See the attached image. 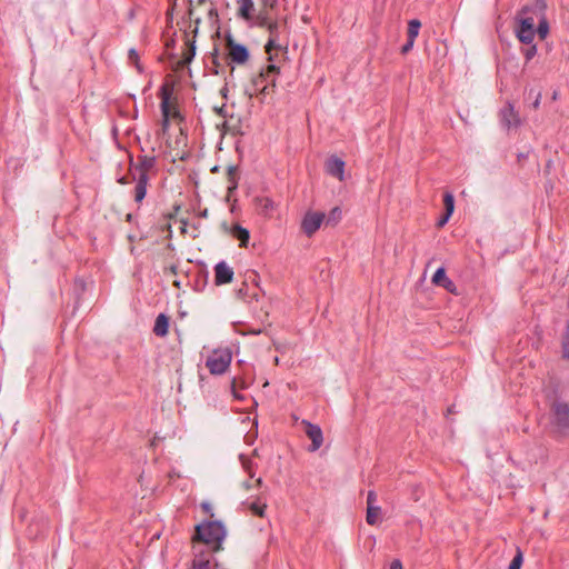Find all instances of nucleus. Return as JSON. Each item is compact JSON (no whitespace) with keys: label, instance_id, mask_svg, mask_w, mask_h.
<instances>
[{"label":"nucleus","instance_id":"obj_1","mask_svg":"<svg viewBox=\"0 0 569 569\" xmlns=\"http://www.w3.org/2000/svg\"><path fill=\"white\" fill-rule=\"evenodd\" d=\"M226 533V528L220 521H208L196 527V538L208 546H212L213 551L221 549Z\"/></svg>","mask_w":569,"mask_h":569},{"label":"nucleus","instance_id":"obj_2","mask_svg":"<svg viewBox=\"0 0 569 569\" xmlns=\"http://www.w3.org/2000/svg\"><path fill=\"white\" fill-rule=\"evenodd\" d=\"M226 47L228 49L227 59L231 63L244 64L249 60L248 48L244 44L237 43L231 34L226 36Z\"/></svg>","mask_w":569,"mask_h":569},{"label":"nucleus","instance_id":"obj_3","mask_svg":"<svg viewBox=\"0 0 569 569\" xmlns=\"http://www.w3.org/2000/svg\"><path fill=\"white\" fill-rule=\"evenodd\" d=\"M533 14L537 18V26L535 28L536 36L540 40H545L549 33L550 27L546 17L547 3L546 0H533Z\"/></svg>","mask_w":569,"mask_h":569},{"label":"nucleus","instance_id":"obj_4","mask_svg":"<svg viewBox=\"0 0 569 569\" xmlns=\"http://www.w3.org/2000/svg\"><path fill=\"white\" fill-rule=\"evenodd\" d=\"M516 38L522 43L521 53L526 63L530 62L537 54V46L533 43L536 38L535 30H513Z\"/></svg>","mask_w":569,"mask_h":569},{"label":"nucleus","instance_id":"obj_5","mask_svg":"<svg viewBox=\"0 0 569 569\" xmlns=\"http://www.w3.org/2000/svg\"><path fill=\"white\" fill-rule=\"evenodd\" d=\"M533 0L525 4L515 17L513 30H535L537 18L533 14Z\"/></svg>","mask_w":569,"mask_h":569},{"label":"nucleus","instance_id":"obj_6","mask_svg":"<svg viewBox=\"0 0 569 569\" xmlns=\"http://www.w3.org/2000/svg\"><path fill=\"white\" fill-rule=\"evenodd\" d=\"M279 74V67L276 64H269L266 69L261 70V72L252 79V87L254 92H260L262 94H267L269 91V83L264 81V76H273L271 80V87L276 86V77Z\"/></svg>","mask_w":569,"mask_h":569},{"label":"nucleus","instance_id":"obj_7","mask_svg":"<svg viewBox=\"0 0 569 569\" xmlns=\"http://www.w3.org/2000/svg\"><path fill=\"white\" fill-rule=\"evenodd\" d=\"M552 423L559 430L569 429V405L566 402L555 401L551 407Z\"/></svg>","mask_w":569,"mask_h":569},{"label":"nucleus","instance_id":"obj_8","mask_svg":"<svg viewBox=\"0 0 569 569\" xmlns=\"http://www.w3.org/2000/svg\"><path fill=\"white\" fill-rule=\"evenodd\" d=\"M325 218L326 216L323 212L307 211L301 222L303 233L308 237L315 234L321 227Z\"/></svg>","mask_w":569,"mask_h":569},{"label":"nucleus","instance_id":"obj_9","mask_svg":"<svg viewBox=\"0 0 569 569\" xmlns=\"http://www.w3.org/2000/svg\"><path fill=\"white\" fill-rule=\"evenodd\" d=\"M303 432L311 440L309 451H317L323 443L322 430L318 425H313L308 420H302Z\"/></svg>","mask_w":569,"mask_h":569},{"label":"nucleus","instance_id":"obj_10","mask_svg":"<svg viewBox=\"0 0 569 569\" xmlns=\"http://www.w3.org/2000/svg\"><path fill=\"white\" fill-rule=\"evenodd\" d=\"M500 121L503 127L510 129L520 124V117L511 103H507L500 111Z\"/></svg>","mask_w":569,"mask_h":569},{"label":"nucleus","instance_id":"obj_11","mask_svg":"<svg viewBox=\"0 0 569 569\" xmlns=\"http://www.w3.org/2000/svg\"><path fill=\"white\" fill-rule=\"evenodd\" d=\"M345 161L336 156H331L327 161H326V172L331 176V177H335L337 179H339L340 181H343L345 179Z\"/></svg>","mask_w":569,"mask_h":569},{"label":"nucleus","instance_id":"obj_12","mask_svg":"<svg viewBox=\"0 0 569 569\" xmlns=\"http://www.w3.org/2000/svg\"><path fill=\"white\" fill-rule=\"evenodd\" d=\"M233 270L224 261L214 266V282L217 286L230 283L233 279Z\"/></svg>","mask_w":569,"mask_h":569},{"label":"nucleus","instance_id":"obj_13","mask_svg":"<svg viewBox=\"0 0 569 569\" xmlns=\"http://www.w3.org/2000/svg\"><path fill=\"white\" fill-rule=\"evenodd\" d=\"M432 283L438 287L445 288L448 292L456 293L457 287L453 283V281L447 277L443 267H440L436 270V272L432 276Z\"/></svg>","mask_w":569,"mask_h":569},{"label":"nucleus","instance_id":"obj_14","mask_svg":"<svg viewBox=\"0 0 569 569\" xmlns=\"http://www.w3.org/2000/svg\"><path fill=\"white\" fill-rule=\"evenodd\" d=\"M232 358H207L206 367L212 375H222L227 371Z\"/></svg>","mask_w":569,"mask_h":569},{"label":"nucleus","instance_id":"obj_15","mask_svg":"<svg viewBox=\"0 0 569 569\" xmlns=\"http://www.w3.org/2000/svg\"><path fill=\"white\" fill-rule=\"evenodd\" d=\"M132 179L137 180L134 187V201L140 203L146 198L147 194L149 176L147 173H139L137 178L133 176Z\"/></svg>","mask_w":569,"mask_h":569},{"label":"nucleus","instance_id":"obj_16","mask_svg":"<svg viewBox=\"0 0 569 569\" xmlns=\"http://www.w3.org/2000/svg\"><path fill=\"white\" fill-rule=\"evenodd\" d=\"M156 157L153 156H139L138 162L134 164L133 169L139 171V173H147L156 166Z\"/></svg>","mask_w":569,"mask_h":569},{"label":"nucleus","instance_id":"obj_17","mask_svg":"<svg viewBox=\"0 0 569 569\" xmlns=\"http://www.w3.org/2000/svg\"><path fill=\"white\" fill-rule=\"evenodd\" d=\"M169 317L160 313L154 321L153 332L158 337H164L169 330Z\"/></svg>","mask_w":569,"mask_h":569},{"label":"nucleus","instance_id":"obj_18","mask_svg":"<svg viewBox=\"0 0 569 569\" xmlns=\"http://www.w3.org/2000/svg\"><path fill=\"white\" fill-rule=\"evenodd\" d=\"M171 94H172V88L169 84H163L160 88L159 97L161 99V103H160L161 113H166V110H170Z\"/></svg>","mask_w":569,"mask_h":569},{"label":"nucleus","instance_id":"obj_19","mask_svg":"<svg viewBox=\"0 0 569 569\" xmlns=\"http://www.w3.org/2000/svg\"><path fill=\"white\" fill-rule=\"evenodd\" d=\"M230 232L233 238L240 241V247H247L250 233L246 228H242L240 224H234Z\"/></svg>","mask_w":569,"mask_h":569},{"label":"nucleus","instance_id":"obj_20","mask_svg":"<svg viewBox=\"0 0 569 569\" xmlns=\"http://www.w3.org/2000/svg\"><path fill=\"white\" fill-rule=\"evenodd\" d=\"M278 28H279V24L277 21H271V23H268V31L270 33V38L266 44V51L267 53L270 54L271 50L274 49V48H278V46L276 44V38H277V34H278Z\"/></svg>","mask_w":569,"mask_h":569},{"label":"nucleus","instance_id":"obj_21","mask_svg":"<svg viewBox=\"0 0 569 569\" xmlns=\"http://www.w3.org/2000/svg\"><path fill=\"white\" fill-rule=\"evenodd\" d=\"M238 16L242 19L249 20L251 18V12L253 11V1L238 0Z\"/></svg>","mask_w":569,"mask_h":569},{"label":"nucleus","instance_id":"obj_22","mask_svg":"<svg viewBox=\"0 0 569 569\" xmlns=\"http://www.w3.org/2000/svg\"><path fill=\"white\" fill-rule=\"evenodd\" d=\"M228 178V193H231L238 188V168L236 166H229L227 169Z\"/></svg>","mask_w":569,"mask_h":569},{"label":"nucleus","instance_id":"obj_23","mask_svg":"<svg viewBox=\"0 0 569 569\" xmlns=\"http://www.w3.org/2000/svg\"><path fill=\"white\" fill-rule=\"evenodd\" d=\"M254 201L260 212L266 216L270 214L274 208L273 201L268 197H257Z\"/></svg>","mask_w":569,"mask_h":569},{"label":"nucleus","instance_id":"obj_24","mask_svg":"<svg viewBox=\"0 0 569 569\" xmlns=\"http://www.w3.org/2000/svg\"><path fill=\"white\" fill-rule=\"evenodd\" d=\"M380 513H381V508L379 506L367 507V516H366L367 522L371 526L377 525Z\"/></svg>","mask_w":569,"mask_h":569},{"label":"nucleus","instance_id":"obj_25","mask_svg":"<svg viewBox=\"0 0 569 569\" xmlns=\"http://www.w3.org/2000/svg\"><path fill=\"white\" fill-rule=\"evenodd\" d=\"M421 23L417 19H412L408 23V39L416 40L417 36L419 34Z\"/></svg>","mask_w":569,"mask_h":569},{"label":"nucleus","instance_id":"obj_26","mask_svg":"<svg viewBox=\"0 0 569 569\" xmlns=\"http://www.w3.org/2000/svg\"><path fill=\"white\" fill-rule=\"evenodd\" d=\"M211 62H212L211 71L214 74H219L221 71H223L224 67L221 64V62L219 60V52H218L217 48H214V50L211 54Z\"/></svg>","mask_w":569,"mask_h":569},{"label":"nucleus","instance_id":"obj_27","mask_svg":"<svg viewBox=\"0 0 569 569\" xmlns=\"http://www.w3.org/2000/svg\"><path fill=\"white\" fill-rule=\"evenodd\" d=\"M187 44L189 46V49L183 53L182 56V60H181V64L182 66H186V64H189L194 54H196V46H194V42H189V40L187 41Z\"/></svg>","mask_w":569,"mask_h":569},{"label":"nucleus","instance_id":"obj_28","mask_svg":"<svg viewBox=\"0 0 569 569\" xmlns=\"http://www.w3.org/2000/svg\"><path fill=\"white\" fill-rule=\"evenodd\" d=\"M443 206H445V212H448L449 214L453 213V210H455V198H453L452 193L446 192L443 194Z\"/></svg>","mask_w":569,"mask_h":569},{"label":"nucleus","instance_id":"obj_29","mask_svg":"<svg viewBox=\"0 0 569 569\" xmlns=\"http://www.w3.org/2000/svg\"><path fill=\"white\" fill-rule=\"evenodd\" d=\"M341 219V209L339 207H335L327 217V224H336Z\"/></svg>","mask_w":569,"mask_h":569},{"label":"nucleus","instance_id":"obj_30","mask_svg":"<svg viewBox=\"0 0 569 569\" xmlns=\"http://www.w3.org/2000/svg\"><path fill=\"white\" fill-rule=\"evenodd\" d=\"M522 562H523V556H522L521 550L518 548L516 556L513 557V559L511 560V562L509 565V569H521Z\"/></svg>","mask_w":569,"mask_h":569},{"label":"nucleus","instance_id":"obj_31","mask_svg":"<svg viewBox=\"0 0 569 569\" xmlns=\"http://www.w3.org/2000/svg\"><path fill=\"white\" fill-rule=\"evenodd\" d=\"M249 509H250V511H251L253 515H256V516H258V517H263V516H264L266 505H264V503H263V505H261V503H259V502H257V501H253V502H251V503L249 505Z\"/></svg>","mask_w":569,"mask_h":569},{"label":"nucleus","instance_id":"obj_32","mask_svg":"<svg viewBox=\"0 0 569 569\" xmlns=\"http://www.w3.org/2000/svg\"><path fill=\"white\" fill-rule=\"evenodd\" d=\"M191 569H211L210 561L206 559H194Z\"/></svg>","mask_w":569,"mask_h":569},{"label":"nucleus","instance_id":"obj_33","mask_svg":"<svg viewBox=\"0 0 569 569\" xmlns=\"http://www.w3.org/2000/svg\"><path fill=\"white\" fill-rule=\"evenodd\" d=\"M128 58H129V61H130V62H132V63H134V64H136V67L138 68V70H141V69H140V66H139V54H138V52H137V50H136V49L131 48V49L129 50Z\"/></svg>","mask_w":569,"mask_h":569},{"label":"nucleus","instance_id":"obj_34","mask_svg":"<svg viewBox=\"0 0 569 569\" xmlns=\"http://www.w3.org/2000/svg\"><path fill=\"white\" fill-rule=\"evenodd\" d=\"M170 124V110H166V113H162L161 129L164 133Z\"/></svg>","mask_w":569,"mask_h":569},{"label":"nucleus","instance_id":"obj_35","mask_svg":"<svg viewBox=\"0 0 569 569\" xmlns=\"http://www.w3.org/2000/svg\"><path fill=\"white\" fill-rule=\"evenodd\" d=\"M377 495L375 491H369L367 496V507L377 506Z\"/></svg>","mask_w":569,"mask_h":569},{"label":"nucleus","instance_id":"obj_36","mask_svg":"<svg viewBox=\"0 0 569 569\" xmlns=\"http://www.w3.org/2000/svg\"><path fill=\"white\" fill-rule=\"evenodd\" d=\"M413 43H415V40H412V39H407V42H406V43L402 46V48H401V52H402V53H407V52H409V51L412 49Z\"/></svg>","mask_w":569,"mask_h":569},{"label":"nucleus","instance_id":"obj_37","mask_svg":"<svg viewBox=\"0 0 569 569\" xmlns=\"http://www.w3.org/2000/svg\"><path fill=\"white\" fill-rule=\"evenodd\" d=\"M563 355L569 356V333L562 340Z\"/></svg>","mask_w":569,"mask_h":569},{"label":"nucleus","instance_id":"obj_38","mask_svg":"<svg viewBox=\"0 0 569 569\" xmlns=\"http://www.w3.org/2000/svg\"><path fill=\"white\" fill-rule=\"evenodd\" d=\"M451 216H452V214H449L448 212H445V213L442 214V217L439 219V221H438V223H437V224H438L439 227L445 226V224L448 222V220L450 219V217H451Z\"/></svg>","mask_w":569,"mask_h":569},{"label":"nucleus","instance_id":"obj_39","mask_svg":"<svg viewBox=\"0 0 569 569\" xmlns=\"http://www.w3.org/2000/svg\"><path fill=\"white\" fill-rule=\"evenodd\" d=\"M213 356H228V357H231L232 356V351L229 348H226L222 352H220L219 350H214L213 351Z\"/></svg>","mask_w":569,"mask_h":569},{"label":"nucleus","instance_id":"obj_40","mask_svg":"<svg viewBox=\"0 0 569 569\" xmlns=\"http://www.w3.org/2000/svg\"><path fill=\"white\" fill-rule=\"evenodd\" d=\"M240 459H241V461H242V466H243V468H244L247 471H249V472H250V463H251V462H250V460H249V459H247L243 455H240Z\"/></svg>","mask_w":569,"mask_h":569},{"label":"nucleus","instance_id":"obj_41","mask_svg":"<svg viewBox=\"0 0 569 569\" xmlns=\"http://www.w3.org/2000/svg\"><path fill=\"white\" fill-rule=\"evenodd\" d=\"M268 23H271V21L266 17H261L258 21V26L262 28H268Z\"/></svg>","mask_w":569,"mask_h":569},{"label":"nucleus","instance_id":"obj_42","mask_svg":"<svg viewBox=\"0 0 569 569\" xmlns=\"http://www.w3.org/2000/svg\"><path fill=\"white\" fill-rule=\"evenodd\" d=\"M390 569H402V563L399 559H395L390 563Z\"/></svg>","mask_w":569,"mask_h":569},{"label":"nucleus","instance_id":"obj_43","mask_svg":"<svg viewBox=\"0 0 569 569\" xmlns=\"http://www.w3.org/2000/svg\"><path fill=\"white\" fill-rule=\"evenodd\" d=\"M540 100H541V93H540V92H538V93L536 94V98H535L533 102H532V107H533V109H538V108H539V106H540Z\"/></svg>","mask_w":569,"mask_h":569},{"label":"nucleus","instance_id":"obj_44","mask_svg":"<svg viewBox=\"0 0 569 569\" xmlns=\"http://www.w3.org/2000/svg\"><path fill=\"white\" fill-rule=\"evenodd\" d=\"M118 182L120 184H128V183H130V180L127 177H121L118 179Z\"/></svg>","mask_w":569,"mask_h":569},{"label":"nucleus","instance_id":"obj_45","mask_svg":"<svg viewBox=\"0 0 569 569\" xmlns=\"http://www.w3.org/2000/svg\"><path fill=\"white\" fill-rule=\"evenodd\" d=\"M217 113L221 117H226V113H224V109L223 107L219 108V109H216Z\"/></svg>","mask_w":569,"mask_h":569},{"label":"nucleus","instance_id":"obj_46","mask_svg":"<svg viewBox=\"0 0 569 569\" xmlns=\"http://www.w3.org/2000/svg\"><path fill=\"white\" fill-rule=\"evenodd\" d=\"M273 79V76H264V81L269 83V87H271V80Z\"/></svg>","mask_w":569,"mask_h":569},{"label":"nucleus","instance_id":"obj_47","mask_svg":"<svg viewBox=\"0 0 569 569\" xmlns=\"http://www.w3.org/2000/svg\"><path fill=\"white\" fill-rule=\"evenodd\" d=\"M227 92H228V88H227V86H224V87L220 90V93H221V96H222V97H224V98H226V97H227Z\"/></svg>","mask_w":569,"mask_h":569},{"label":"nucleus","instance_id":"obj_48","mask_svg":"<svg viewBox=\"0 0 569 569\" xmlns=\"http://www.w3.org/2000/svg\"><path fill=\"white\" fill-rule=\"evenodd\" d=\"M242 486H243L246 489H250V488H251V485H250V482H249V481H244V482L242 483Z\"/></svg>","mask_w":569,"mask_h":569},{"label":"nucleus","instance_id":"obj_49","mask_svg":"<svg viewBox=\"0 0 569 569\" xmlns=\"http://www.w3.org/2000/svg\"><path fill=\"white\" fill-rule=\"evenodd\" d=\"M208 216V210L204 209L202 212H201V217L206 218Z\"/></svg>","mask_w":569,"mask_h":569},{"label":"nucleus","instance_id":"obj_50","mask_svg":"<svg viewBox=\"0 0 569 569\" xmlns=\"http://www.w3.org/2000/svg\"><path fill=\"white\" fill-rule=\"evenodd\" d=\"M212 172H218L219 171V167L218 166H214L212 169H211Z\"/></svg>","mask_w":569,"mask_h":569},{"label":"nucleus","instance_id":"obj_51","mask_svg":"<svg viewBox=\"0 0 569 569\" xmlns=\"http://www.w3.org/2000/svg\"><path fill=\"white\" fill-rule=\"evenodd\" d=\"M257 485H258V486H261V485H262V479H261V478H258V479H257Z\"/></svg>","mask_w":569,"mask_h":569},{"label":"nucleus","instance_id":"obj_52","mask_svg":"<svg viewBox=\"0 0 569 569\" xmlns=\"http://www.w3.org/2000/svg\"><path fill=\"white\" fill-rule=\"evenodd\" d=\"M274 362H276V365L279 363V358L278 357H274Z\"/></svg>","mask_w":569,"mask_h":569},{"label":"nucleus","instance_id":"obj_53","mask_svg":"<svg viewBox=\"0 0 569 569\" xmlns=\"http://www.w3.org/2000/svg\"><path fill=\"white\" fill-rule=\"evenodd\" d=\"M242 363H244V360L243 359H239V365L241 366Z\"/></svg>","mask_w":569,"mask_h":569},{"label":"nucleus","instance_id":"obj_54","mask_svg":"<svg viewBox=\"0 0 569 569\" xmlns=\"http://www.w3.org/2000/svg\"><path fill=\"white\" fill-rule=\"evenodd\" d=\"M131 217H132V216L129 213V214L127 216V219H128V220H131Z\"/></svg>","mask_w":569,"mask_h":569}]
</instances>
